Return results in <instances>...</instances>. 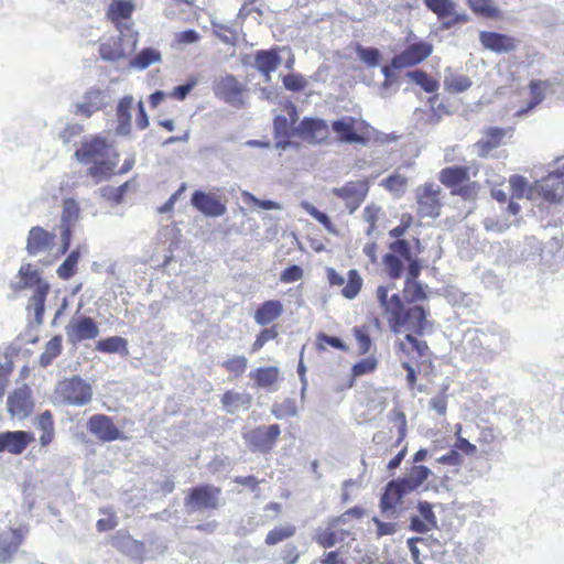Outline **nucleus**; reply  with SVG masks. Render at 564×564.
<instances>
[{
	"instance_id": "nucleus-1",
	"label": "nucleus",
	"mask_w": 564,
	"mask_h": 564,
	"mask_svg": "<svg viewBox=\"0 0 564 564\" xmlns=\"http://www.w3.org/2000/svg\"><path fill=\"white\" fill-rule=\"evenodd\" d=\"M564 161H558V169L550 172L541 181L532 184L524 176L514 174L509 178L512 198L529 200L542 199L549 203H557L564 198Z\"/></svg>"
},
{
	"instance_id": "nucleus-2",
	"label": "nucleus",
	"mask_w": 564,
	"mask_h": 564,
	"mask_svg": "<svg viewBox=\"0 0 564 564\" xmlns=\"http://www.w3.org/2000/svg\"><path fill=\"white\" fill-rule=\"evenodd\" d=\"M75 155L80 163L93 164L88 173L96 183L107 180L118 164V153L100 137L83 142Z\"/></svg>"
},
{
	"instance_id": "nucleus-3",
	"label": "nucleus",
	"mask_w": 564,
	"mask_h": 564,
	"mask_svg": "<svg viewBox=\"0 0 564 564\" xmlns=\"http://www.w3.org/2000/svg\"><path fill=\"white\" fill-rule=\"evenodd\" d=\"M15 290L34 289L33 295L28 304V310L34 312L35 321L41 324L44 314V301L50 290V284L41 279L39 272L31 264H23L13 282Z\"/></svg>"
},
{
	"instance_id": "nucleus-4",
	"label": "nucleus",
	"mask_w": 564,
	"mask_h": 564,
	"mask_svg": "<svg viewBox=\"0 0 564 564\" xmlns=\"http://www.w3.org/2000/svg\"><path fill=\"white\" fill-rule=\"evenodd\" d=\"M55 398L67 405L84 406L91 401L93 389L84 379L74 376L58 382Z\"/></svg>"
},
{
	"instance_id": "nucleus-5",
	"label": "nucleus",
	"mask_w": 564,
	"mask_h": 564,
	"mask_svg": "<svg viewBox=\"0 0 564 564\" xmlns=\"http://www.w3.org/2000/svg\"><path fill=\"white\" fill-rule=\"evenodd\" d=\"M138 33L127 28L118 37L109 39L100 44L99 53L105 61H119L130 55L137 47Z\"/></svg>"
},
{
	"instance_id": "nucleus-6",
	"label": "nucleus",
	"mask_w": 564,
	"mask_h": 564,
	"mask_svg": "<svg viewBox=\"0 0 564 564\" xmlns=\"http://www.w3.org/2000/svg\"><path fill=\"white\" fill-rule=\"evenodd\" d=\"M368 124L361 119L351 116H344L332 123V129L337 139L344 143L365 144L364 132Z\"/></svg>"
},
{
	"instance_id": "nucleus-7",
	"label": "nucleus",
	"mask_w": 564,
	"mask_h": 564,
	"mask_svg": "<svg viewBox=\"0 0 564 564\" xmlns=\"http://www.w3.org/2000/svg\"><path fill=\"white\" fill-rule=\"evenodd\" d=\"M432 52L433 45L429 42L419 41L411 43L392 58L391 66L399 69L417 65L426 59Z\"/></svg>"
},
{
	"instance_id": "nucleus-8",
	"label": "nucleus",
	"mask_w": 564,
	"mask_h": 564,
	"mask_svg": "<svg viewBox=\"0 0 564 564\" xmlns=\"http://www.w3.org/2000/svg\"><path fill=\"white\" fill-rule=\"evenodd\" d=\"M441 187L434 183H426L416 189L417 214L421 217L435 218L440 215Z\"/></svg>"
},
{
	"instance_id": "nucleus-9",
	"label": "nucleus",
	"mask_w": 564,
	"mask_h": 564,
	"mask_svg": "<svg viewBox=\"0 0 564 564\" xmlns=\"http://www.w3.org/2000/svg\"><path fill=\"white\" fill-rule=\"evenodd\" d=\"M65 333L68 341L75 344L95 339L99 335V328L91 317L80 315L70 318L65 327Z\"/></svg>"
},
{
	"instance_id": "nucleus-10",
	"label": "nucleus",
	"mask_w": 564,
	"mask_h": 564,
	"mask_svg": "<svg viewBox=\"0 0 564 564\" xmlns=\"http://www.w3.org/2000/svg\"><path fill=\"white\" fill-rule=\"evenodd\" d=\"M389 286H378L376 295L380 307L384 311L391 330H398L400 326V310L402 302L397 293L389 295Z\"/></svg>"
},
{
	"instance_id": "nucleus-11",
	"label": "nucleus",
	"mask_w": 564,
	"mask_h": 564,
	"mask_svg": "<svg viewBox=\"0 0 564 564\" xmlns=\"http://www.w3.org/2000/svg\"><path fill=\"white\" fill-rule=\"evenodd\" d=\"M7 406L11 416L18 419L28 417L34 408L31 389L26 384L17 388L8 397Z\"/></svg>"
},
{
	"instance_id": "nucleus-12",
	"label": "nucleus",
	"mask_w": 564,
	"mask_h": 564,
	"mask_svg": "<svg viewBox=\"0 0 564 564\" xmlns=\"http://www.w3.org/2000/svg\"><path fill=\"white\" fill-rule=\"evenodd\" d=\"M107 105L108 96L106 91L98 87H90L75 104L74 113L89 118L93 113L104 109Z\"/></svg>"
},
{
	"instance_id": "nucleus-13",
	"label": "nucleus",
	"mask_w": 564,
	"mask_h": 564,
	"mask_svg": "<svg viewBox=\"0 0 564 564\" xmlns=\"http://www.w3.org/2000/svg\"><path fill=\"white\" fill-rule=\"evenodd\" d=\"M400 326L398 330H392L394 334L400 335L405 332L422 334L429 324L426 313L422 306L415 305L403 312L400 310Z\"/></svg>"
},
{
	"instance_id": "nucleus-14",
	"label": "nucleus",
	"mask_w": 564,
	"mask_h": 564,
	"mask_svg": "<svg viewBox=\"0 0 564 564\" xmlns=\"http://www.w3.org/2000/svg\"><path fill=\"white\" fill-rule=\"evenodd\" d=\"M215 95L226 102L238 106L242 104L245 86L232 75L220 77L214 84Z\"/></svg>"
},
{
	"instance_id": "nucleus-15",
	"label": "nucleus",
	"mask_w": 564,
	"mask_h": 564,
	"mask_svg": "<svg viewBox=\"0 0 564 564\" xmlns=\"http://www.w3.org/2000/svg\"><path fill=\"white\" fill-rule=\"evenodd\" d=\"M34 440L33 433L26 431L0 432V453L20 455Z\"/></svg>"
},
{
	"instance_id": "nucleus-16",
	"label": "nucleus",
	"mask_w": 564,
	"mask_h": 564,
	"mask_svg": "<svg viewBox=\"0 0 564 564\" xmlns=\"http://www.w3.org/2000/svg\"><path fill=\"white\" fill-rule=\"evenodd\" d=\"M280 433V426L276 424L269 426H259L246 433L245 438L256 449L261 452H268L274 445L275 440L278 438Z\"/></svg>"
},
{
	"instance_id": "nucleus-17",
	"label": "nucleus",
	"mask_w": 564,
	"mask_h": 564,
	"mask_svg": "<svg viewBox=\"0 0 564 564\" xmlns=\"http://www.w3.org/2000/svg\"><path fill=\"white\" fill-rule=\"evenodd\" d=\"M333 193L343 198L350 213H354L365 200L368 185L365 182H349L343 187H336Z\"/></svg>"
},
{
	"instance_id": "nucleus-18",
	"label": "nucleus",
	"mask_w": 564,
	"mask_h": 564,
	"mask_svg": "<svg viewBox=\"0 0 564 564\" xmlns=\"http://www.w3.org/2000/svg\"><path fill=\"white\" fill-rule=\"evenodd\" d=\"M87 427L89 432L102 442H111L121 437V432L116 427L112 420L104 414L93 415Z\"/></svg>"
},
{
	"instance_id": "nucleus-19",
	"label": "nucleus",
	"mask_w": 564,
	"mask_h": 564,
	"mask_svg": "<svg viewBox=\"0 0 564 564\" xmlns=\"http://www.w3.org/2000/svg\"><path fill=\"white\" fill-rule=\"evenodd\" d=\"M429 10L437 15L438 19H448L444 28L449 29L459 21H467L466 14H459L456 11V3L452 0H423Z\"/></svg>"
},
{
	"instance_id": "nucleus-20",
	"label": "nucleus",
	"mask_w": 564,
	"mask_h": 564,
	"mask_svg": "<svg viewBox=\"0 0 564 564\" xmlns=\"http://www.w3.org/2000/svg\"><path fill=\"white\" fill-rule=\"evenodd\" d=\"M135 10L133 0H111L107 15L116 24L119 33H123L127 28H132L128 23L131 14Z\"/></svg>"
},
{
	"instance_id": "nucleus-21",
	"label": "nucleus",
	"mask_w": 564,
	"mask_h": 564,
	"mask_svg": "<svg viewBox=\"0 0 564 564\" xmlns=\"http://www.w3.org/2000/svg\"><path fill=\"white\" fill-rule=\"evenodd\" d=\"M80 209L76 200L65 199L63 202L62 214V248L61 253H65L70 243V227L79 219Z\"/></svg>"
},
{
	"instance_id": "nucleus-22",
	"label": "nucleus",
	"mask_w": 564,
	"mask_h": 564,
	"mask_svg": "<svg viewBox=\"0 0 564 564\" xmlns=\"http://www.w3.org/2000/svg\"><path fill=\"white\" fill-rule=\"evenodd\" d=\"M192 205L209 217L223 216L227 210L225 204L215 194H207L202 191L194 192Z\"/></svg>"
},
{
	"instance_id": "nucleus-23",
	"label": "nucleus",
	"mask_w": 564,
	"mask_h": 564,
	"mask_svg": "<svg viewBox=\"0 0 564 564\" xmlns=\"http://www.w3.org/2000/svg\"><path fill=\"white\" fill-rule=\"evenodd\" d=\"M469 341L473 346L479 347V356L485 359L492 358L499 350L502 349V339L492 334L485 332L474 330L468 333Z\"/></svg>"
},
{
	"instance_id": "nucleus-24",
	"label": "nucleus",
	"mask_w": 564,
	"mask_h": 564,
	"mask_svg": "<svg viewBox=\"0 0 564 564\" xmlns=\"http://www.w3.org/2000/svg\"><path fill=\"white\" fill-rule=\"evenodd\" d=\"M296 133L310 143H319L328 137V126L322 119H304L296 128Z\"/></svg>"
},
{
	"instance_id": "nucleus-25",
	"label": "nucleus",
	"mask_w": 564,
	"mask_h": 564,
	"mask_svg": "<svg viewBox=\"0 0 564 564\" xmlns=\"http://www.w3.org/2000/svg\"><path fill=\"white\" fill-rule=\"evenodd\" d=\"M479 40L484 47L498 54L509 53L518 46L516 39L496 32L481 31L479 33Z\"/></svg>"
},
{
	"instance_id": "nucleus-26",
	"label": "nucleus",
	"mask_w": 564,
	"mask_h": 564,
	"mask_svg": "<svg viewBox=\"0 0 564 564\" xmlns=\"http://www.w3.org/2000/svg\"><path fill=\"white\" fill-rule=\"evenodd\" d=\"M55 235L41 227H33L28 236L26 250L32 256L50 252L54 246Z\"/></svg>"
},
{
	"instance_id": "nucleus-27",
	"label": "nucleus",
	"mask_w": 564,
	"mask_h": 564,
	"mask_svg": "<svg viewBox=\"0 0 564 564\" xmlns=\"http://www.w3.org/2000/svg\"><path fill=\"white\" fill-rule=\"evenodd\" d=\"M408 494H410V491L405 490L400 479L390 481L381 498L380 507L382 512L394 513L395 507L402 502V498Z\"/></svg>"
},
{
	"instance_id": "nucleus-28",
	"label": "nucleus",
	"mask_w": 564,
	"mask_h": 564,
	"mask_svg": "<svg viewBox=\"0 0 564 564\" xmlns=\"http://www.w3.org/2000/svg\"><path fill=\"white\" fill-rule=\"evenodd\" d=\"M219 489L204 486L193 489L189 496V506L193 509L216 508L218 506Z\"/></svg>"
},
{
	"instance_id": "nucleus-29",
	"label": "nucleus",
	"mask_w": 564,
	"mask_h": 564,
	"mask_svg": "<svg viewBox=\"0 0 564 564\" xmlns=\"http://www.w3.org/2000/svg\"><path fill=\"white\" fill-rule=\"evenodd\" d=\"M250 377L254 379L257 387L270 392L276 391L279 388L280 371L278 367L258 368L250 372Z\"/></svg>"
},
{
	"instance_id": "nucleus-30",
	"label": "nucleus",
	"mask_w": 564,
	"mask_h": 564,
	"mask_svg": "<svg viewBox=\"0 0 564 564\" xmlns=\"http://www.w3.org/2000/svg\"><path fill=\"white\" fill-rule=\"evenodd\" d=\"M282 63L281 56L275 50L259 51L256 54L254 65L257 69L265 77V82L271 80V73Z\"/></svg>"
},
{
	"instance_id": "nucleus-31",
	"label": "nucleus",
	"mask_w": 564,
	"mask_h": 564,
	"mask_svg": "<svg viewBox=\"0 0 564 564\" xmlns=\"http://www.w3.org/2000/svg\"><path fill=\"white\" fill-rule=\"evenodd\" d=\"M431 475L432 470L430 468L422 465H415L400 480L405 487V490L412 492L421 487Z\"/></svg>"
},
{
	"instance_id": "nucleus-32",
	"label": "nucleus",
	"mask_w": 564,
	"mask_h": 564,
	"mask_svg": "<svg viewBox=\"0 0 564 564\" xmlns=\"http://www.w3.org/2000/svg\"><path fill=\"white\" fill-rule=\"evenodd\" d=\"M252 397L249 393H239L227 391L221 399L223 406L228 413H236L239 410H246L250 406Z\"/></svg>"
},
{
	"instance_id": "nucleus-33",
	"label": "nucleus",
	"mask_w": 564,
	"mask_h": 564,
	"mask_svg": "<svg viewBox=\"0 0 564 564\" xmlns=\"http://www.w3.org/2000/svg\"><path fill=\"white\" fill-rule=\"evenodd\" d=\"M471 79L464 75L453 72L451 68L445 69L444 88L448 93H464L471 86Z\"/></svg>"
},
{
	"instance_id": "nucleus-34",
	"label": "nucleus",
	"mask_w": 564,
	"mask_h": 564,
	"mask_svg": "<svg viewBox=\"0 0 564 564\" xmlns=\"http://www.w3.org/2000/svg\"><path fill=\"white\" fill-rule=\"evenodd\" d=\"M283 313L279 301H267L256 312L254 319L259 325H268Z\"/></svg>"
},
{
	"instance_id": "nucleus-35",
	"label": "nucleus",
	"mask_w": 564,
	"mask_h": 564,
	"mask_svg": "<svg viewBox=\"0 0 564 564\" xmlns=\"http://www.w3.org/2000/svg\"><path fill=\"white\" fill-rule=\"evenodd\" d=\"M551 83L547 80H531L530 82V94L531 100L528 107L517 112L518 116L524 115L527 111L536 107L545 98L546 93L551 89Z\"/></svg>"
},
{
	"instance_id": "nucleus-36",
	"label": "nucleus",
	"mask_w": 564,
	"mask_h": 564,
	"mask_svg": "<svg viewBox=\"0 0 564 564\" xmlns=\"http://www.w3.org/2000/svg\"><path fill=\"white\" fill-rule=\"evenodd\" d=\"M36 427L42 431V435L40 436V444L42 446H47L54 438L55 429L53 415L50 411L43 412L35 420Z\"/></svg>"
},
{
	"instance_id": "nucleus-37",
	"label": "nucleus",
	"mask_w": 564,
	"mask_h": 564,
	"mask_svg": "<svg viewBox=\"0 0 564 564\" xmlns=\"http://www.w3.org/2000/svg\"><path fill=\"white\" fill-rule=\"evenodd\" d=\"M473 12L488 19H500L502 11L497 7L495 0H467Z\"/></svg>"
},
{
	"instance_id": "nucleus-38",
	"label": "nucleus",
	"mask_w": 564,
	"mask_h": 564,
	"mask_svg": "<svg viewBox=\"0 0 564 564\" xmlns=\"http://www.w3.org/2000/svg\"><path fill=\"white\" fill-rule=\"evenodd\" d=\"M468 180V169L463 166L446 167L441 171L440 181L449 187L457 186Z\"/></svg>"
},
{
	"instance_id": "nucleus-39",
	"label": "nucleus",
	"mask_w": 564,
	"mask_h": 564,
	"mask_svg": "<svg viewBox=\"0 0 564 564\" xmlns=\"http://www.w3.org/2000/svg\"><path fill=\"white\" fill-rule=\"evenodd\" d=\"M134 105L132 96H124L117 106V117L119 120V131L128 132L131 123V110Z\"/></svg>"
},
{
	"instance_id": "nucleus-40",
	"label": "nucleus",
	"mask_w": 564,
	"mask_h": 564,
	"mask_svg": "<svg viewBox=\"0 0 564 564\" xmlns=\"http://www.w3.org/2000/svg\"><path fill=\"white\" fill-rule=\"evenodd\" d=\"M506 130L499 128H490L485 139L479 140L476 147L479 150V155H486L489 151L500 145Z\"/></svg>"
},
{
	"instance_id": "nucleus-41",
	"label": "nucleus",
	"mask_w": 564,
	"mask_h": 564,
	"mask_svg": "<svg viewBox=\"0 0 564 564\" xmlns=\"http://www.w3.org/2000/svg\"><path fill=\"white\" fill-rule=\"evenodd\" d=\"M96 349L101 352L113 354L118 352L123 356L129 354L128 341L119 336H112L102 340H99L96 345Z\"/></svg>"
},
{
	"instance_id": "nucleus-42",
	"label": "nucleus",
	"mask_w": 564,
	"mask_h": 564,
	"mask_svg": "<svg viewBox=\"0 0 564 564\" xmlns=\"http://www.w3.org/2000/svg\"><path fill=\"white\" fill-rule=\"evenodd\" d=\"M20 544L15 532L0 533V563H7Z\"/></svg>"
},
{
	"instance_id": "nucleus-43",
	"label": "nucleus",
	"mask_w": 564,
	"mask_h": 564,
	"mask_svg": "<svg viewBox=\"0 0 564 564\" xmlns=\"http://www.w3.org/2000/svg\"><path fill=\"white\" fill-rule=\"evenodd\" d=\"M406 77L426 93L432 94L440 88V83L424 70L415 69L408 72Z\"/></svg>"
},
{
	"instance_id": "nucleus-44",
	"label": "nucleus",
	"mask_w": 564,
	"mask_h": 564,
	"mask_svg": "<svg viewBox=\"0 0 564 564\" xmlns=\"http://www.w3.org/2000/svg\"><path fill=\"white\" fill-rule=\"evenodd\" d=\"M161 61V54L159 51L148 47L138 53L133 59H131L130 65L137 69H145L152 64L159 63Z\"/></svg>"
},
{
	"instance_id": "nucleus-45",
	"label": "nucleus",
	"mask_w": 564,
	"mask_h": 564,
	"mask_svg": "<svg viewBox=\"0 0 564 564\" xmlns=\"http://www.w3.org/2000/svg\"><path fill=\"white\" fill-rule=\"evenodd\" d=\"M398 347L408 356L413 355L414 352H416L419 356H423L424 351L427 349L425 343L419 340L410 332L405 334L404 338L399 341Z\"/></svg>"
},
{
	"instance_id": "nucleus-46",
	"label": "nucleus",
	"mask_w": 564,
	"mask_h": 564,
	"mask_svg": "<svg viewBox=\"0 0 564 564\" xmlns=\"http://www.w3.org/2000/svg\"><path fill=\"white\" fill-rule=\"evenodd\" d=\"M62 351V337L54 336L45 346L44 351L40 356V365L47 367Z\"/></svg>"
},
{
	"instance_id": "nucleus-47",
	"label": "nucleus",
	"mask_w": 564,
	"mask_h": 564,
	"mask_svg": "<svg viewBox=\"0 0 564 564\" xmlns=\"http://www.w3.org/2000/svg\"><path fill=\"white\" fill-rule=\"evenodd\" d=\"M362 286V279L357 270L352 269L348 271L347 282L344 289L341 290V294L344 297L348 300L355 299L360 292Z\"/></svg>"
},
{
	"instance_id": "nucleus-48",
	"label": "nucleus",
	"mask_w": 564,
	"mask_h": 564,
	"mask_svg": "<svg viewBox=\"0 0 564 564\" xmlns=\"http://www.w3.org/2000/svg\"><path fill=\"white\" fill-rule=\"evenodd\" d=\"M80 258L79 250H73L65 261L58 267L57 274L61 279L67 280L72 278L75 272Z\"/></svg>"
},
{
	"instance_id": "nucleus-49",
	"label": "nucleus",
	"mask_w": 564,
	"mask_h": 564,
	"mask_svg": "<svg viewBox=\"0 0 564 564\" xmlns=\"http://www.w3.org/2000/svg\"><path fill=\"white\" fill-rule=\"evenodd\" d=\"M295 533V528L293 525H281L272 529L267 538L265 543L268 545H275L280 542H282L285 539L291 538Z\"/></svg>"
},
{
	"instance_id": "nucleus-50",
	"label": "nucleus",
	"mask_w": 564,
	"mask_h": 564,
	"mask_svg": "<svg viewBox=\"0 0 564 564\" xmlns=\"http://www.w3.org/2000/svg\"><path fill=\"white\" fill-rule=\"evenodd\" d=\"M272 414L278 420L295 416L297 413L296 404L294 400L286 399L281 403H274L271 409Z\"/></svg>"
},
{
	"instance_id": "nucleus-51",
	"label": "nucleus",
	"mask_w": 564,
	"mask_h": 564,
	"mask_svg": "<svg viewBox=\"0 0 564 564\" xmlns=\"http://www.w3.org/2000/svg\"><path fill=\"white\" fill-rule=\"evenodd\" d=\"M301 207L307 213L310 214L313 218H315L319 224H322L324 226V228L328 231V232H332V234H335L336 230L333 226V224L330 223L328 216L322 212H319L315 206H313L311 203L308 202H302L301 203Z\"/></svg>"
},
{
	"instance_id": "nucleus-52",
	"label": "nucleus",
	"mask_w": 564,
	"mask_h": 564,
	"mask_svg": "<svg viewBox=\"0 0 564 564\" xmlns=\"http://www.w3.org/2000/svg\"><path fill=\"white\" fill-rule=\"evenodd\" d=\"M356 53L358 58L370 67H375L379 64L380 52L375 47H365L358 45Z\"/></svg>"
},
{
	"instance_id": "nucleus-53",
	"label": "nucleus",
	"mask_w": 564,
	"mask_h": 564,
	"mask_svg": "<svg viewBox=\"0 0 564 564\" xmlns=\"http://www.w3.org/2000/svg\"><path fill=\"white\" fill-rule=\"evenodd\" d=\"M381 207L371 203L366 206L364 209V220L369 224V227L367 229V235H371L376 229V223L379 220L381 216Z\"/></svg>"
},
{
	"instance_id": "nucleus-54",
	"label": "nucleus",
	"mask_w": 564,
	"mask_h": 564,
	"mask_svg": "<svg viewBox=\"0 0 564 564\" xmlns=\"http://www.w3.org/2000/svg\"><path fill=\"white\" fill-rule=\"evenodd\" d=\"M221 365L226 370L234 372L238 377L246 371L248 360L243 356H232Z\"/></svg>"
},
{
	"instance_id": "nucleus-55",
	"label": "nucleus",
	"mask_w": 564,
	"mask_h": 564,
	"mask_svg": "<svg viewBox=\"0 0 564 564\" xmlns=\"http://www.w3.org/2000/svg\"><path fill=\"white\" fill-rule=\"evenodd\" d=\"M316 346L318 350H325L327 346L336 349L347 350V346L337 337H332L326 334H319L316 339Z\"/></svg>"
},
{
	"instance_id": "nucleus-56",
	"label": "nucleus",
	"mask_w": 564,
	"mask_h": 564,
	"mask_svg": "<svg viewBox=\"0 0 564 564\" xmlns=\"http://www.w3.org/2000/svg\"><path fill=\"white\" fill-rule=\"evenodd\" d=\"M384 264L388 274L392 279H398L401 276L403 271V262L395 254H387L384 257Z\"/></svg>"
},
{
	"instance_id": "nucleus-57",
	"label": "nucleus",
	"mask_w": 564,
	"mask_h": 564,
	"mask_svg": "<svg viewBox=\"0 0 564 564\" xmlns=\"http://www.w3.org/2000/svg\"><path fill=\"white\" fill-rule=\"evenodd\" d=\"M242 197H243L245 202H251L256 206H258L259 208L264 209V210L282 209L281 204H279L274 200L259 199L253 194H251L249 192H242Z\"/></svg>"
},
{
	"instance_id": "nucleus-58",
	"label": "nucleus",
	"mask_w": 564,
	"mask_h": 564,
	"mask_svg": "<svg viewBox=\"0 0 564 564\" xmlns=\"http://www.w3.org/2000/svg\"><path fill=\"white\" fill-rule=\"evenodd\" d=\"M419 517L426 521L427 525L432 527L433 529L437 527L436 516L433 512L432 506L429 502L424 501L419 503Z\"/></svg>"
},
{
	"instance_id": "nucleus-59",
	"label": "nucleus",
	"mask_w": 564,
	"mask_h": 564,
	"mask_svg": "<svg viewBox=\"0 0 564 564\" xmlns=\"http://www.w3.org/2000/svg\"><path fill=\"white\" fill-rule=\"evenodd\" d=\"M283 84H284V87L289 90L300 91L305 87L306 80L301 75L291 74V75L284 76Z\"/></svg>"
},
{
	"instance_id": "nucleus-60",
	"label": "nucleus",
	"mask_w": 564,
	"mask_h": 564,
	"mask_svg": "<svg viewBox=\"0 0 564 564\" xmlns=\"http://www.w3.org/2000/svg\"><path fill=\"white\" fill-rule=\"evenodd\" d=\"M303 278V270L299 265L288 267L280 275V280L284 283H293Z\"/></svg>"
},
{
	"instance_id": "nucleus-61",
	"label": "nucleus",
	"mask_w": 564,
	"mask_h": 564,
	"mask_svg": "<svg viewBox=\"0 0 564 564\" xmlns=\"http://www.w3.org/2000/svg\"><path fill=\"white\" fill-rule=\"evenodd\" d=\"M377 361L372 358H366L352 367V375L355 377L364 376L372 372L376 369Z\"/></svg>"
},
{
	"instance_id": "nucleus-62",
	"label": "nucleus",
	"mask_w": 564,
	"mask_h": 564,
	"mask_svg": "<svg viewBox=\"0 0 564 564\" xmlns=\"http://www.w3.org/2000/svg\"><path fill=\"white\" fill-rule=\"evenodd\" d=\"M404 294L411 301H419L424 297L422 286L414 281H405Z\"/></svg>"
},
{
	"instance_id": "nucleus-63",
	"label": "nucleus",
	"mask_w": 564,
	"mask_h": 564,
	"mask_svg": "<svg viewBox=\"0 0 564 564\" xmlns=\"http://www.w3.org/2000/svg\"><path fill=\"white\" fill-rule=\"evenodd\" d=\"M390 248L393 251V254H395L397 257L400 256L405 261L411 260L410 247L405 240L398 239L391 243Z\"/></svg>"
},
{
	"instance_id": "nucleus-64",
	"label": "nucleus",
	"mask_w": 564,
	"mask_h": 564,
	"mask_svg": "<svg viewBox=\"0 0 564 564\" xmlns=\"http://www.w3.org/2000/svg\"><path fill=\"white\" fill-rule=\"evenodd\" d=\"M200 40V35L195 30L178 32L174 35L177 44H194Z\"/></svg>"
}]
</instances>
